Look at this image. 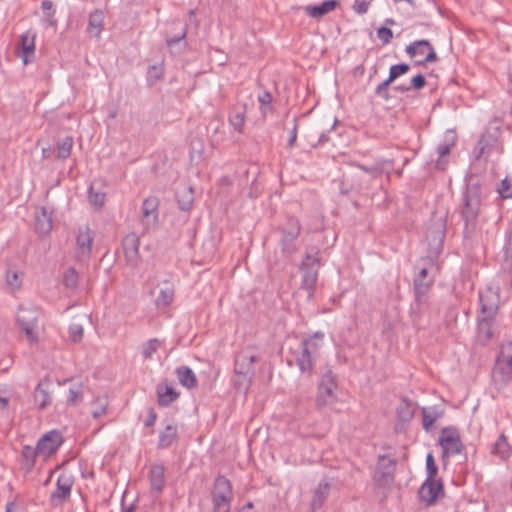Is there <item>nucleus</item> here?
I'll use <instances>...</instances> for the list:
<instances>
[{
	"label": "nucleus",
	"instance_id": "f257e3e1",
	"mask_svg": "<svg viewBox=\"0 0 512 512\" xmlns=\"http://www.w3.org/2000/svg\"><path fill=\"white\" fill-rule=\"evenodd\" d=\"M446 234V220L442 215H433L425 228V242L427 243L428 255L422 258L423 266L418 272V305L434 283L440 267L437 263L438 256L442 251Z\"/></svg>",
	"mask_w": 512,
	"mask_h": 512
},
{
	"label": "nucleus",
	"instance_id": "f03ea898",
	"mask_svg": "<svg viewBox=\"0 0 512 512\" xmlns=\"http://www.w3.org/2000/svg\"><path fill=\"white\" fill-rule=\"evenodd\" d=\"M482 185L477 177L471 176L466 184L463 193V205L461 209L462 220L464 221L463 235L465 239L472 238L480 214L482 204Z\"/></svg>",
	"mask_w": 512,
	"mask_h": 512
},
{
	"label": "nucleus",
	"instance_id": "7ed1b4c3",
	"mask_svg": "<svg viewBox=\"0 0 512 512\" xmlns=\"http://www.w3.org/2000/svg\"><path fill=\"white\" fill-rule=\"evenodd\" d=\"M258 359V350L251 345L242 348L235 355L234 372L237 377L234 380V384L237 389L246 390L249 387L255 374L254 363Z\"/></svg>",
	"mask_w": 512,
	"mask_h": 512
},
{
	"label": "nucleus",
	"instance_id": "20e7f679",
	"mask_svg": "<svg viewBox=\"0 0 512 512\" xmlns=\"http://www.w3.org/2000/svg\"><path fill=\"white\" fill-rule=\"evenodd\" d=\"M323 342L324 334L321 332H316L302 340L301 350L296 355V364L302 373L308 375L313 373L314 365L321 355Z\"/></svg>",
	"mask_w": 512,
	"mask_h": 512
},
{
	"label": "nucleus",
	"instance_id": "39448f33",
	"mask_svg": "<svg viewBox=\"0 0 512 512\" xmlns=\"http://www.w3.org/2000/svg\"><path fill=\"white\" fill-rule=\"evenodd\" d=\"M500 130L486 129L475 144L472 155L476 161L483 160L488 162L489 158L495 153L501 155L503 153V145L499 140Z\"/></svg>",
	"mask_w": 512,
	"mask_h": 512
},
{
	"label": "nucleus",
	"instance_id": "423d86ee",
	"mask_svg": "<svg viewBox=\"0 0 512 512\" xmlns=\"http://www.w3.org/2000/svg\"><path fill=\"white\" fill-rule=\"evenodd\" d=\"M213 512H229L233 498L231 482L223 475L215 478L211 492Z\"/></svg>",
	"mask_w": 512,
	"mask_h": 512
},
{
	"label": "nucleus",
	"instance_id": "0eeeda50",
	"mask_svg": "<svg viewBox=\"0 0 512 512\" xmlns=\"http://www.w3.org/2000/svg\"><path fill=\"white\" fill-rule=\"evenodd\" d=\"M319 258L317 257V253L315 255L306 254L304 257L300 271L302 273L301 280V289L307 291L308 299H311L314 295L315 285L318 279V270H319Z\"/></svg>",
	"mask_w": 512,
	"mask_h": 512
},
{
	"label": "nucleus",
	"instance_id": "6e6552de",
	"mask_svg": "<svg viewBox=\"0 0 512 512\" xmlns=\"http://www.w3.org/2000/svg\"><path fill=\"white\" fill-rule=\"evenodd\" d=\"M39 314V310L34 306H20L17 314L18 324L31 344L38 342L36 328Z\"/></svg>",
	"mask_w": 512,
	"mask_h": 512
},
{
	"label": "nucleus",
	"instance_id": "1a4fd4ad",
	"mask_svg": "<svg viewBox=\"0 0 512 512\" xmlns=\"http://www.w3.org/2000/svg\"><path fill=\"white\" fill-rule=\"evenodd\" d=\"M278 231L281 234L280 246L282 252L290 256L297 251L296 241L300 235L301 224L295 217H289L287 222Z\"/></svg>",
	"mask_w": 512,
	"mask_h": 512
},
{
	"label": "nucleus",
	"instance_id": "9d476101",
	"mask_svg": "<svg viewBox=\"0 0 512 512\" xmlns=\"http://www.w3.org/2000/svg\"><path fill=\"white\" fill-rule=\"evenodd\" d=\"M438 444L442 447V458L460 454L464 449L459 431L453 426L442 428Z\"/></svg>",
	"mask_w": 512,
	"mask_h": 512
},
{
	"label": "nucleus",
	"instance_id": "9b49d317",
	"mask_svg": "<svg viewBox=\"0 0 512 512\" xmlns=\"http://www.w3.org/2000/svg\"><path fill=\"white\" fill-rule=\"evenodd\" d=\"M337 381L336 375L328 370L321 378L318 385L316 404L318 407L332 405L337 401Z\"/></svg>",
	"mask_w": 512,
	"mask_h": 512
},
{
	"label": "nucleus",
	"instance_id": "f8f14e48",
	"mask_svg": "<svg viewBox=\"0 0 512 512\" xmlns=\"http://www.w3.org/2000/svg\"><path fill=\"white\" fill-rule=\"evenodd\" d=\"M445 495L444 484L441 479L426 478L418 489V496L427 506H432L437 503L440 498Z\"/></svg>",
	"mask_w": 512,
	"mask_h": 512
},
{
	"label": "nucleus",
	"instance_id": "ddd939ff",
	"mask_svg": "<svg viewBox=\"0 0 512 512\" xmlns=\"http://www.w3.org/2000/svg\"><path fill=\"white\" fill-rule=\"evenodd\" d=\"M74 478L71 474L63 472L58 476L56 488L51 493L49 502L51 506L58 507L63 505L71 496Z\"/></svg>",
	"mask_w": 512,
	"mask_h": 512
},
{
	"label": "nucleus",
	"instance_id": "4468645a",
	"mask_svg": "<svg viewBox=\"0 0 512 512\" xmlns=\"http://www.w3.org/2000/svg\"><path fill=\"white\" fill-rule=\"evenodd\" d=\"M480 303L481 311L484 316L478 320V338L481 342L486 343L493 337L492 324L497 307L494 305H485L481 296Z\"/></svg>",
	"mask_w": 512,
	"mask_h": 512
},
{
	"label": "nucleus",
	"instance_id": "2eb2a0df",
	"mask_svg": "<svg viewBox=\"0 0 512 512\" xmlns=\"http://www.w3.org/2000/svg\"><path fill=\"white\" fill-rule=\"evenodd\" d=\"M159 204L160 201L156 196H149L143 201L141 222L145 232L156 228L159 220Z\"/></svg>",
	"mask_w": 512,
	"mask_h": 512
},
{
	"label": "nucleus",
	"instance_id": "dca6fc26",
	"mask_svg": "<svg viewBox=\"0 0 512 512\" xmlns=\"http://www.w3.org/2000/svg\"><path fill=\"white\" fill-rule=\"evenodd\" d=\"M394 468H395V461L385 457L380 456L379 457V463L377 465V468L374 472L373 479L374 482L381 487H386L392 484L394 477Z\"/></svg>",
	"mask_w": 512,
	"mask_h": 512
},
{
	"label": "nucleus",
	"instance_id": "f3484780",
	"mask_svg": "<svg viewBox=\"0 0 512 512\" xmlns=\"http://www.w3.org/2000/svg\"><path fill=\"white\" fill-rule=\"evenodd\" d=\"M491 376L497 390H503L512 380V364L496 359Z\"/></svg>",
	"mask_w": 512,
	"mask_h": 512
},
{
	"label": "nucleus",
	"instance_id": "a211bd4d",
	"mask_svg": "<svg viewBox=\"0 0 512 512\" xmlns=\"http://www.w3.org/2000/svg\"><path fill=\"white\" fill-rule=\"evenodd\" d=\"M62 442L63 439L61 434L56 430H52L44 434L39 439L37 443V451L40 455L45 457L51 456L58 450Z\"/></svg>",
	"mask_w": 512,
	"mask_h": 512
},
{
	"label": "nucleus",
	"instance_id": "6ab92c4d",
	"mask_svg": "<svg viewBox=\"0 0 512 512\" xmlns=\"http://www.w3.org/2000/svg\"><path fill=\"white\" fill-rule=\"evenodd\" d=\"M139 245L140 239L136 233H130L123 239V251L126 262L130 267H136L139 263Z\"/></svg>",
	"mask_w": 512,
	"mask_h": 512
},
{
	"label": "nucleus",
	"instance_id": "aec40b11",
	"mask_svg": "<svg viewBox=\"0 0 512 512\" xmlns=\"http://www.w3.org/2000/svg\"><path fill=\"white\" fill-rule=\"evenodd\" d=\"M421 414L423 429L426 432L431 433L436 430L435 423L444 416L445 410L442 405H433L422 407Z\"/></svg>",
	"mask_w": 512,
	"mask_h": 512
},
{
	"label": "nucleus",
	"instance_id": "412c9836",
	"mask_svg": "<svg viewBox=\"0 0 512 512\" xmlns=\"http://www.w3.org/2000/svg\"><path fill=\"white\" fill-rule=\"evenodd\" d=\"M93 237L90 228L85 225L79 228L76 245L79 259H88L91 255Z\"/></svg>",
	"mask_w": 512,
	"mask_h": 512
},
{
	"label": "nucleus",
	"instance_id": "4be33fe9",
	"mask_svg": "<svg viewBox=\"0 0 512 512\" xmlns=\"http://www.w3.org/2000/svg\"><path fill=\"white\" fill-rule=\"evenodd\" d=\"M415 413L414 404L407 399H401L396 409L397 423L395 425L396 432H403L406 429V424L411 421Z\"/></svg>",
	"mask_w": 512,
	"mask_h": 512
},
{
	"label": "nucleus",
	"instance_id": "5701e85b",
	"mask_svg": "<svg viewBox=\"0 0 512 512\" xmlns=\"http://www.w3.org/2000/svg\"><path fill=\"white\" fill-rule=\"evenodd\" d=\"M35 38L36 33L33 30H27L20 36V56L24 65L32 62L35 56Z\"/></svg>",
	"mask_w": 512,
	"mask_h": 512
},
{
	"label": "nucleus",
	"instance_id": "b1692460",
	"mask_svg": "<svg viewBox=\"0 0 512 512\" xmlns=\"http://www.w3.org/2000/svg\"><path fill=\"white\" fill-rule=\"evenodd\" d=\"M148 477L151 492L155 494L161 493L166 483L165 467L162 464L151 465Z\"/></svg>",
	"mask_w": 512,
	"mask_h": 512
},
{
	"label": "nucleus",
	"instance_id": "393cba45",
	"mask_svg": "<svg viewBox=\"0 0 512 512\" xmlns=\"http://www.w3.org/2000/svg\"><path fill=\"white\" fill-rule=\"evenodd\" d=\"M49 381H40L34 390V402L39 409L47 408L51 403V393L49 391Z\"/></svg>",
	"mask_w": 512,
	"mask_h": 512
},
{
	"label": "nucleus",
	"instance_id": "a878e982",
	"mask_svg": "<svg viewBox=\"0 0 512 512\" xmlns=\"http://www.w3.org/2000/svg\"><path fill=\"white\" fill-rule=\"evenodd\" d=\"M418 66L425 63H432L438 61V56L435 52L433 45L425 39H418Z\"/></svg>",
	"mask_w": 512,
	"mask_h": 512
},
{
	"label": "nucleus",
	"instance_id": "bb28decb",
	"mask_svg": "<svg viewBox=\"0 0 512 512\" xmlns=\"http://www.w3.org/2000/svg\"><path fill=\"white\" fill-rule=\"evenodd\" d=\"M337 0L324 1L319 5H307L304 10L306 14L312 18H321L322 16L333 11L338 6Z\"/></svg>",
	"mask_w": 512,
	"mask_h": 512
},
{
	"label": "nucleus",
	"instance_id": "cd10ccee",
	"mask_svg": "<svg viewBox=\"0 0 512 512\" xmlns=\"http://www.w3.org/2000/svg\"><path fill=\"white\" fill-rule=\"evenodd\" d=\"M35 220V228L39 235L45 236L51 231L52 218L51 214L47 211L46 208L42 207L36 212Z\"/></svg>",
	"mask_w": 512,
	"mask_h": 512
},
{
	"label": "nucleus",
	"instance_id": "c85d7f7f",
	"mask_svg": "<svg viewBox=\"0 0 512 512\" xmlns=\"http://www.w3.org/2000/svg\"><path fill=\"white\" fill-rule=\"evenodd\" d=\"M179 397V393L169 385H158L157 401L162 407H167Z\"/></svg>",
	"mask_w": 512,
	"mask_h": 512
},
{
	"label": "nucleus",
	"instance_id": "c756f323",
	"mask_svg": "<svg viewBox=\"0 0 512 512\" xmlns=\"http://www.w3.org/2000/svg\"><path fill=\"white\" fill-rule=\"evenodd\" d=\"M330 488L331 484L326 480L319 483L311 501V508L313 511L319 509L323 505L329 495Z\"/></svg>",
	"mask_w": 512,
	"mask_h": 512
},
{
	"label": "nucleus",
	"instance_id": "7c9ffc66",
	"mask_svg": "<svg viewBox=\"0 0 512 512\" xmlns=\"http://www.w3.org/2000/svg\"><path fill=\"white\" fill-rule=\"evenodd\" d=\"M186 36L187 29L186 27H182L177 35L166 39V44L171 53H181L187 47Z\"/></svg>",
	"mask_w": 512,
	"mask_h": 512
},
{
	"label": "nucleus",
	"instance_id": "2f4dec72",
	"mask_svg": "<svg viewBox=\"0 0 512 512\" xmlns=\"http://www.w3.org/2000/svg\"><path fill=\"white\" fill-rule=\"evenodd\" d=\"M104 25V13L101 10H94L89 15L88 32L90 35L99 37Z\"/></svg>",
	"mask_w": 512,
	"mask_h": 512
},
{
	"label": "nucleus",
	"instance_id": "473e14b6",
	"mask_svg": "<svg viewBox=\"0 0 512 512\" xmlns=\"http://www.w3.org/2000/svg\"><path fill=\"white\" fill-rule=\"evenodd\" d=\"M511 452L512 448L507 441V437L503 433L500 434L493 444L491 453L498 456L502 460H506L510 457Z\"/></svg>",
	"mask_w": 512,
	"mask_h": 512
},
{
	"label": "nucleus",
	"instance_id": "72a5a7b5",
	"mask_svg": "<svg viewBox=\"0 0 512 512\" xmlns=\"http://www.w3.org/2000/svg\"><path fill=\"white\" fill-rule=\"evenodd\" d=\"M177 438V426L169 424L160 432L158 447L161 449L168 448L177 440Z\"/></svg>",
	"mask_w": 512,
	"mask_h": 512
},
{
	"label": "nucleus",
	"instance_id": "f704fd0d",
	"mask_svg": "<svg viewBox=\"0 0 512 512\" xmlns=\"http://www.w3.org/2000/svg\"><path fill=\"white\" fill-rule=\"evenodd\" d=\"M176 373H177L179 382L183 386H185L189 389L197 386L196 375L193 372V370L190 369L189 367H186V366L179 367V368H177Z\"/></svg>",
	"mask_w": 512,
	"mask_h": 512
},
{
	"label": "nucleus",
	"instance_id": "c9c22d12",
	"mask_svg": "<svg viewBox=\"0 0 512 512\" xmlns=\"http://www.w3.org/2000/svg\"><path fill=\"white\" fill-rule=\"evenodd\" d=\"M174 299L173 287L167 285L159 291L158 296L155 299V304L158 308H165L169 306Z\"/></svg>",
	"mask_w": 512,
	"mask_h": 512
},
{
	"label": "nucleus",
	"instance_id": "e433bc0d",
	"mask_svg": "<svg viewBox=\"0 0 512 512\" xmlns=\"http://www.w3.org/2000/svg\"><path fill=\"white\" fill-rule=\"evenodd\" d=\"M89 201L96 208H101L106 200V193L97 189V183L93 182L89 187Z\"/></svg>",
	"mask_w": 512,
	"mask_h": 512
},
{
	"label": "nucleus",
	"instance_id": "4c0bfd02",
	"mask_svg": "<svg viewBox=\"0 0 512 512\" xmlns=\"http://www.w3.org/2000/svg\"><path fill=\"white\" fill-rule=\"evenodd\" d=\"M193 190L192 188L183 189L177 192V201L179 208L182 211H189L193 203Z\"/></svg>",
	"mask_w": 512,
	"mask_h": 512
},
{
	"label": "nucleus",
	"instance_id": "58836bf2",
	"mask_svg": "<svg viewBox=\"0 0 512 512\" xmlns=\"http://www.w3.org/2000/svg\"><path fill=\"white\" fill-rule=\"evenodd\" d=\"M83 400V385L81 383L72 384L69 387L67 404L76 406Z\"/></svg>",
	"mask_w": 512,
	"mask_h": 512
},
{
	"label": "nucleus",
	"instance_id": "ea45409f",
	"mask_svg": "<svg viewBox=\"0 0 512 512\" xmlns=\"http://www.w3.org/2000/svg\"><path fill=\"white\" fill-rule=\"evenodd\" d=\"M502 268L506 271L512 269V231L507 235L503 248Z\"/></svg>",
	"mask_w": 512,
	"mask_h": 512
},
{
	"label": "nucleus",
	"instance_id": "a19ab883",
	"mask_svg": "<svg viewBox=\"0 0 512 512\" xmlns=\"http://www.w3.org/2000/svg\"><path fill=\"white\" fill-rule=\"evenodd\" d=\"M451 144L448 143H441L437 147V160L435 162L434 167L438 170H444L445 166L447 164V161L444 160V157L448 156L450 154L451 150Z\"/></svg>",
	"mask_w": 512,
	"mask_h": 512
},
{
	"label": "nucleus",
	"instance_id": "79ce46f5",
	"mask_svg": "<svg viewBox=\"0 0 512 512\" xmlns=\"http://www.w3.org/2000/svg\"><path fill=\"white\" fill-rule=\"evenodd\" d=\"M37 454H39L37 447L33 448L29 445L24 446L21 454L23 466L28 470L32 469L35 464V458Z\"/></svg>",
	"mask_w": 512,
	"mask_h": 512
},
{
	"label": "nucleus",
	"instance_id": "37998d69",
	"mask_svg": "<svg viewBox=\"0 0 512 512\" xmlns=\"http://www.w3.org/2000/svg\"><path fill=\"white\" fill-rule=\"evenodd\" d=\"M246 107L242 106L240 109H236L235 112L229 117V123L233 128L241 132L245 122Z\"/></svg>",
	"mask_w": 512,
	"mask_h": 512
},
{
	"label": "nucleus",
	"instance_id": "c03bdc74",
	"mask_svg": "<svg viewBox=\"0 0 512 512\" xmlns=\"http://www.w3.org/2000/svg\"><path fill=\"white\" fill-rule=\"evenodd\" d=\"M72 147H73V138L71 136H66L57 145V158L62 159V160L68 158L71 154Z\"/></svg>",
	"mask_w": 512,
	"mask_h": 512
},
{
	"label": "nucleus",
	"instance_id": "a18cd8bd",
	"mask_svg": "<svg viewBox=\"0 0 512 512\" xmlns=\"http://www.w3.org/2000/svg\"><path fill=\"white\" fill-rule=\"evenodd\" d=\"M164 75V65L163 62L156 65H151L148 68L147 73V81L149 85H154L156 82H158L160 79H162Z\"/></svg>",
	"mask_w": 512,
	"mask_h": 512
},
{
	"label": "nucleus",
	"instance_id": "49530a36",
	"mask_svg": "<svg viewBox=\"0 0 512 512\" xmlns=\"http://www.w3.org/2000/svg\"><path fill=\"white\" fill-rule=\"evenodd\" d=\"M108 399L106 397H97L92 403V415L99 418L106 414Z\"/></svg>",
	"mask_w": 512,
	"mask_h": 512
},
{
	"label": "nucleus",
	"instance_id": "de8ad7c7",
	"mask_svg": "<svg viewBox=\"0 0 512 512\" xmlns=\"http://www.w3.org/2000/svg\"><path fill=\"white\" fill-rule=\"evenodd\" d=\"M79 276L74 268H69L63 278V283L67 288L74 289L78 286Z\"/></svg>",
	"mask_w": 512,
	"mask_h": 512
},
{
	"label": "nucleus",
	"instance_id": "09e8293b",
	"mask_svg": "<svg viewBox=\"0 0 512 512\" xmlns=\"http://www.w3.org/2000/svg\"><path fill=\"white\" fill-rule=\"evenodd\" d=\"M410 70V66L406 63L396 64L390 67L389 78L390 81H394L400 76L406 74Z\"/></svg>",
	"mask_w": 512,
	"mask_h": 512
},
{
	"label": "nucleus",
	"instance_id": "8fccbe9b",
	"mask_svg": "<svg viewBox=\"0 0 512 512\" xmlns=\"http://www.w3.org/2000/svg\"><path fill=\"white\" fill-rule=\"evenodd\" d=\"M438 473V466L436 465L435 458L432 452L426 456V474L427 478H436Z\"/></svg>",
	"mask_w": 512,
	"mask_h": 512
},
{
	"label": "nucleus",
	"instance_id": "3c124183",
	"mask_svg": "<svg viewBox=\"0 0 512 512\" xmlns=\"http://www.w3.org/2000/svg\"><path fill=\"white\" fill-rule=\"evenodd\" d=\"M496 359L512 364V341L502 344L499 355Z\"/></svg>",
	"mask_w": 512,
	"mask_h": 512
},
{
	"label": "nucleus",
	"instance_id": "603ef678",
	"mask_svg": "<svg viewBox=\"0 0 512 512\" xmlns=\"http://www.w3.org/2000/svg\"><path fill=\"white\" fill-rule=\"evenodd\" d=\"M498 192L503 199L512 198V179L504 178L501 181Z\"/></svg>",
	"mask_w": 512,
	"mask_h": 512
},
{
	"label": "nucleus",
	"instance_id": "864d4df0",
	"mask_svg": "<svg viewBox=\"0 0 512 512\" xmlns=\"http://www.w3.org/2000/svg\"><path fill=\"white\" fill-rule=\"evenodd\" d=\"M160 346L158 339H150L143 345L142 353L145 358H151L153 353L157 351Z\"/></svg>",
	"mask_w": 512,
	"mask_h": 512
},
{
	"label": "nucleus",
	"instance_id": "5fc2aeb1",
	"mask_svg": "<svg viewBox=\"0 0 512 512\" xmlns=\"http://www.w3.org/2000/svg\"><path fill=\"white\" fill-rule=\"evenodd\" d=\"M83 327L80 324H71L69 326V338L72 342L77 343L79 342L83 337Z\"/></svg>",
	"mask_w": 512,
	"mask_h": 512
},
{
	"label": "nucleus",
	"instance_id": "6e6d98bb",
	"mask_svg": "<svg viewBox=\"0 0 512 512\" xmlns=\"http://www.w3.org/2000/svg\"><path fill=\"white\" fill-rule=\"evenodd\" d=\"M6 282L13 289H18L21 285L19 280V273L17 271L8 270L6 272Z\"/></svg>",
	"mask_w": 512,
	"mask_h": 512
},
{
	"label": "nucleus",
	"instance_id": "4d7b16f0",
	"mask_svg": "<svg viewBox=\"0 0 512 512\" xmlns=\"http://www.w3.org/2000/svg\"><path fill=\"white\" fill-rule=\"evenodd\" d=\"M377 36L382 41L383 44H388L393 38V32L391 29L387 27H380L377 30Z\"/></svg>",
	"mask_w": 512,
	"mask_h": 512
},
{
	"label": "nucleus",
	"instance_id": "13d9d810",
	"mask_svg": "<svg viewBox=\"0 0 512 512\" xmlns=\"http://www.w3.org/2000/svg\"><path fill=\"white\" fill-rule=\"evenodd\" d=\"M369 3L365 0H355L353 10L360 15H363L368 10Z\"/></svg>",
	"mask_w": 512,
	"mask_h": 512
},
{
	"label": "nucleus",
	"instance_id": "bf43d9fd",
	"mask_svg": "<svg viewBox=\"0 0 512 512\" xmlns=\"http://www.w3.org/2000/svg\"><path fill=\"white\" fill-rule=\"evenodd\" d=\"M293 121H294V125H293V128L291 130V134H290V137H289L288 143H287L289 148H292L295 145L296 140H297V132H298L297 121H298V117H294Z\"/></svg>",
	"mask_w": 512,
	"mask_h": 512
},
{
	"label": "nucleus",
	"instance_id": "052dcab7",
	"mask_svg": "<svg viewBox=\"0 0 512 512\" xmlns=\"http://www.w3.org/2000/svg\"><path fill=\"white\" fill-rule=\"evenodd\" d=\"M393 81H390V78L386 79L382 83H380L376 88V93L387 98V88Z\"/></svg>",
	"mask_w": 512,
	"mask_h": 512
},
{
	"label": "nucleus",
	"instance_id": "680f3d73",
	"mask_svg": "<svg viewBox=\"0 0 512 512\" xmlns=\"http://www.w3.org/2000/svg\"><path fill=\"white\" fill-rule=\"evenodd\" d=\"M361 168L367 172V173H370L372 174L373 176H377V175H380L381 173L384 172V167L383 165H374V166H371V167H368V166H361Z\"/></svg>",
	"mask_w": 512,
	"mask_h": 512
},
{
	"label": "nucleus",
	"instance_id": "e2e57ef3",
	"mask_svg": "<svg viewBox=\"0 0 512 512\" xmlns=\"http://www.w3.org/2000/svg\"><path fill=\"white\" fill-rule=\"evenodd\" d=\"M258 101L261 105H270L273 101V97L270 92L264 91L258 96Z\"/></svg>",
	"mask_w": 512,
	"mask_h": 512
},
{
	"label": "nucleus",
	"instance_id": "0e129e2a",
	"mask_svg": "<svg viewBox=\"0 0 512 512\" xmlns=\"http://www.w3.org/2000/svg\"><path fill=\"white\" fill-rule=\"evenodd\" d=\"M156 420H157V414L153 408H150L148 411V416L145 420V425L147 427H151L155 424Z\"/></svg>",
	"mask_w": 512,
	"mask_h": 512
},
{
	"label": "nucleus",
	"instance_id": "69168bd1",
	"mask_svg": "<svg viewBox=\"0 0 512 512\" xmlns=\"http://www.w3.org/2000/svg\"><path fill=\"white\" fill-rule=\"evenodd\" d=\"M406 52L411 56L414 57L416 55V41L410 43L407 48Z\"/></svg>",
	"mask_w": 512,
	"mask_h": 512
},
{
	"label": "nucleus",
	"instance_id": "338daca9",
	"mask_svg": "<svg viewBox=\"0 0 512 512\" xmlns=\"http://www.w3.org/2000/svg\"><path fill=\"white\" fill-rule=\"evenodd\" d=\"M6 512H22L17 510L16 504L14 502H9L6 504Z\"/></svg>",
	"mask_w": 512,
	"mask_h": 512
},
{
	"label": "nucleus",
	"instance_id": "774afa93",
	"mask_svg": "<svg viewBox=\"0 0 512 512\" xmlns=\"http://www.w3.org/2000/svg\"><path fill=\"white\" fill-rule=\"evenodd\" d=\"M239 512H254L253 504L251 502H248L245 506L242 507V509Z\"/></svg>",
	"mask_w": 512,
	"mask_h": 512
}]
</instances>
